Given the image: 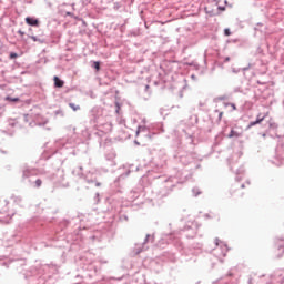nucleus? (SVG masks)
<instances>
[{
    "label": "nucleus",
    "instance_id": "nucleus-1",
    "mask_svg": "<svg viewBox=\"0 0 284 284\" xmlns=\"http://www.w3.org/2000/svg\"><path fill=\"white\" fill-rule=\"evenodd\" d=\"M267 116H270V112L258 113L257 116H256V120L251 122L247 125V130H250L251 128H254V125H261V123H263V121H265V119H267Z\"/></svg>",
    "mask_w": 284,
    "mask_h": 284
},
{
    "label": "nucleus",
    "instance_id": "nucleus-2",
    "mask_svg": "<svg viewBox=\"0 0 284 284\" xmlns=\"http://www.w3.org/2000/svg\"><path fill=\"white\" fill-rule=\"evenodd\" d=\"M24 21L28 26L39 27V21L34 18L27 17Z\"/></svg>",
    "mask_w": 284,
    "mask_h": 284
},
{
    "label": "nucleus",
    "instance_id": "nucleus-3",
    "mask_svg": "<svg viewBox=\"0 0 284 284\" xmlns=\"http://www.w3.org/2000/svg\"><path fill=\"white\" fill-rule=\"evenodd\" d=\"M53 81H54L55 88H63V85H65V82L59 79V77L57 75L53 78Z\"/></svg>",
    "mask_w": 284,
    "mask_h": 284
},
{
    "label": "nucleus",
    "instance_id": "nucleus-4",
    "mask_svg": "<svg viewBox=\"0 0 284 284\" xmlns=\"http://www.w3.org/2000/svg\"><path fill=\"white\" fill-rule=\"evenodd\" d=\"M241 136V134L234 130H231L230 134H229V139H234Z\"/></svg>",
    "mask_w": 284,
    "mask_h": 284
},
{
    "label": "nucleus",
    "instance_id": "nucleus-5",
    "mask_svg": "<svg viewBox=\"0 0 284 284\" xmlns=\"http://www.w3.org/2000/svg\"><path fill=\"white\" fill-rule=\"evenodd\" d=\"M69 108L73 111V112H77V110H81V106L80 105H77L74 103H69Z\"/></svg>",
    "mask_w": 284,
    "mask_h": 284
},
{
    "label": "nucleus",
    "instance_id": "nucleus-6",
    "mask_svg": "<svg viewBox=\"0 0 284 284\" xmlns=\"http://www.w3.org/2000/svg\"><path fill=\"white\" fill-rule=\"evenodd\" d=\"M93 68H94V70H97V72H99V70H101V62L94 61L93 62Z\"/></svg>",
    "mask_w": 284,
    "mask_h": 284
},
{
    "label": "nucleus",
    "instance_id": "nucleus-7",
    "mask_svg": "<svg viewBox=\"0 0 284 284\" xmlns=\"http://www.w3.org/2000/svg\"><path fill=\"white\" fill-rule=\"evenodd\" d=\"M224 105H225V108H227V105H231V108L233 110H236V104H234V103H224Z\"/></svg>",
    "mask_w": 284,
    "mask_h": 284
},
{
    "label": "nucleus",
    "instance_id": "nucleus-8",
    "mask_svg": "<svg viewBox=\"0 0 284 284\" xmlns=\"http://www.w3.org/2000/svg\"><path fill=\"white\" fill-rule=\"evenodd\" d=\"M42 181H41V179H38L37 181H36V186L37 187H41V185H42Z\"/></svg>",
    "mask_w": 284,
    "mask_h": 284
},
{
    "label": "nucleus",
    "instance_id": "nucleus-9",
    "mask_svg": "<svg viewBox=\"0 0 284 284\" xmlns=\"http://www.w3.org/2000/svg\"><path fill=\"white\" fill-rule=\"evenodd\" d=\"M224 34L225 37H230L232 32L230 31V29H224Z\"/></svg>",
    "mask_w": 284,
    "mask_h": 284
},
{
    "label": "nucleus",
    "instance_id": "nucleus-10",
    "mask_svg": "<svg viewBox=\"0 0 284 284\" xmlns=\"http://www.w3.org/2000/svg\"><path fill=\"white\" fill-rule=\"evenodd\" d=\"M17 53H10V59H17Z\"/></svg>",
    "mask_w": 284,
    "mask_h": 284
},
{
    "label": "nucleus",
    "instance_id": "nucleus-11",
    "mask_svg": "<svg viewBox=\"0 0 284 284\" xmlns=\"http://www.w3.org/2000/svg\"><path fill=\"white\" fill-rule=\"evenodd\" d=\"M30 39H32V41H36V42L39 41V39L34 36H30Z\"/></svg>",
    "mask_w": 284,
    "mask_h": 284
},
{
    "label": "nucleus",
    "instance_id": "nucleus-12",
    "mask_svg": "<svg viewBox=\"0 0 284 284\" xmlns=\"http://www.w3.org/2000/svg\"><path fill=\"white\" fill-rule=\"evenodd\" d=\"M2 205H4V207H6L4 212H7V210H8V203H7V202H2Z\"/></svg>",
    "mask_w": 284,
    "mask_h": 284
},
{
    "label": "nucleus",
    "instance_id": "nucleus-13",
    "mask_svg": "<svg viewBox=\"0 0 284 284\" xmlns=\"http://www.w3.org/2000/svg\"><path fill=\"white\" fill-rule=\"evenodd\" d=\"M18 34H20V37H23V34H26V32L19 30V31H18Z\"/></svg>",
    "mask_w": 284,
    "mask_h": 284
},
{
    "label": "nucleus",
    "instance_id": "nucleus-14",
    "mask_svg": "<svg viewBox=\"0 0 284 284\" xmlns=\"http://www.w3.org/2000/svg\"><path fill=\"white\" fill-rule=\"evenodd\" d=\"M223 119V112H220L219 120L221 121Z\"/></svg>",
    "mask_w": 284,
    "mask_h": 284
},
{
    "label": "nucleus",
    "instance_id": "nucleus-15",
    "mask_svg": "<svg viewBox=\"0 0 284 284\" xmlns=\"http://www.w3.org/2000/svg\"><path fill=\"white\" fill-rule=\"evenodd\" d=\"M205 216H206V219H214V216H212L210 214H206Z\"/></svg>",
    "mask_w": 284,
    "mask_h": 284
},
{
    "label": "nucleus",
    "instance_id": "nucleus-16",
    "mask_svg": "<svg viewBox=\"0 0 284 284\" xmlns=\"http://www.w3.org/2000/svg\"><path fill=\"white\" fill-rule=\"evenodd\" d=\"M11 101H14V102H17V101H19V98H16V99H11Z\"/></svg>",
    "mask_w": 284,
    "mask_h": 284
},
{
    "label": "nucleus",
    "instance_id": "nucleus-17",
    "mask_svg": "<svg viewBox=\"0 0 284 284\" xmlns=\"http://www.w3.org/2000/svg\"><path fill=\"white\" fill-rule=\"evenodd\" d=\"M216 221H221V217L219 215H215Z\"/></svg>",
    "mask_w": 284,
    "mask_h": 284
},
{
    "label": "nucleus",
    "instance_id": "nucleus-18",
    "mask_svg": "<svg viewBox=\"0 0 284 284\" xmlns=\"http://www.w3.org/2000/svg\"><path fill=\"white\" fill-rule=\"evenodd\" d=\"M67 14L70 17L72 13H70V12H67Z\"/></svg>",
    "mask_w": 284,
    "mask_h": 284
},
{
    "label": "nucleus",
    "instance_id": "nucleus-19",
    "mask_svg": "<svg viewBox=\"0 0 284 284\" xmlns=\"http://www.w3.org/2000/svg\"><path fill=\"white\" fill-rule=\"evenodd\" d=\"M226 61H230V58H226Z\"/></svg>",
    "mask_w": 284,
    "mask_h": 284
},
{
    "label": "nucleus",
    "instance_id": "nucleus-20",
    "mask_svg": "<svg viewBox=\"0 0 284 284\" xmlns=\"http://www.w3.org/2000/svg\"><path fill=\"white\" fill-rule=\"evenodd\" d=\"M6 223H10V221H6Z\"/></svg>",
    "mask_w": 284,
    "mask_h": 284
}]
</instances>
